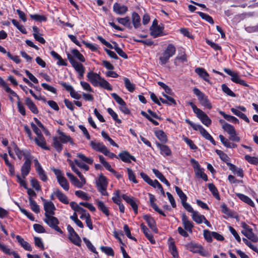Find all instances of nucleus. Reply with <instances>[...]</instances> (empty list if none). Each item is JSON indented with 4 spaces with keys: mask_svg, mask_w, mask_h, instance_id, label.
I'll list each match as a JSON object with an SVG mask.
<instances>
[{
    "mask_svg": "<svg viewBox=\"0 0 258 258\" xmlns=\"http://www.w3.org/2000/svg\"><path fill=\"white\" fill-rule=\"evenodd\" d=\"M185 122L188 123L194 130L199 131L202 136L206 140L210 141L212 144L216 145V142L209 133L200 124H196L188 119H185Z\"/></svg>",
    "mask_w": 258,
    "mask_h": 258,
    "instance_id": "1",
    "label": "nucleus"
},
{
    "mask_svg": "<svg viewBox=\"0 0 258 258\" xmlns=\"http://www.w3.org/2000/svg\"><path fill=\"white\" fill-rule=\"evenodd\" d=\"M194 93L198 97V100L201 104L208 109H211L212 104L207 96L204 93L201 91L198 88H195L193 89Z\"/></svg>",
    "mask_w": 258,
    "mask_h": 258,
    "instance_id": "2",
    "label": "nucleus"
},
{
    "mask_svg": "<svg viewBox=\"0 0 258 258\" xmlns=\"http://www.w3.org/2000/svg\"><path fill=\"white\" fill-rule=\"evenodd\" d=\"M53 215H47V216H45V218L43 220L50 228L54 229L59 233L62 234V231L58 226L59 222L58 219L54 217Z\"/></svg>",
    "mask_w": 258,
    "mask_h": 258,
    "instance_id": "3",
    "label": "nucleus"
},
{
    "mask_svg": "<svg viewBox=\"0 0 258 258\" xmlns=\"http://www.w3.org/2000/svg\"><path fill=\"white\" fill-rule=\"evenodd\" d=\"M67 230L69 232V239L75 245L80 246L81 239L78 234L75 232L73 228L70 225L67 226Z\"/></svg>",
    "mask_w": 258,
    "mask_h": 258,
    "instance_id": "4",
    "label": "nucleus"
},
{
    "mask_svg": "<svg viewBox=\"0 0 258 258\" xmlns=\"http://www.w3.org/2000/svg\"><path fill=\"white\" fill-rule=\"evenodd\" d=\"M11 146H12L13 149H14L16 154L17 155L18 158L21 160L23 156L24 157L25 160L29 159L32 157V155L29 151L26 150L24 151L23 150H20L17 144L14 142H13Z\"/></svg>",
    "mask_w": 258,
    "mask_h": 258,
    "instance_id": "5",
    "label": "nucleus"
},
{
    "mask_svg": "<svg viewBox=\"0 0 258 258\" xmlns=\"http://www.w3.org/2000/svg\"><path fill=\"white\" fill-rule=\"evenodd\" d=\"M215 152L219 155L220 158L226 163L231 171H234L236 169V166L229 162L230 158L226 153L218 149L215 150Z\"/></svg>",
    "mask_w": 258,
    "mask_h": 258,
    "instance_id": "6",
    "label": "nucleus"
},
{
    "mask_svg": "<svg viewBox=\"0 0 258 258\" xmlns=\"http://www.w3.org/2000/svg\"><path fill=\"white\" fill-rule=\"evenodd\" d=\"M187 249L194 253H198L201 255H205L203 253L202 250L203 247L201 245L198 244L194 242H191L186 244L185 245Z\"/></svg>",
    "mask_w": 258,
    "mask_h": 258,
    "instance_id": "7",
    "label": "nucleus"
},
{
    "mask_svg": "<svg viewBox=\"0 0 258 258\" xmlns=\"http://www.w3.org/2000/svg\"><path fill=\"white\" fill-rule=\"evenodd\" d=\"M67 57L72 67L78 73L82 71H85V68L83 65L82 63L77 62L70 53H67Z\"/></svg>",
    "mask_w": 258,
    "mask_h": 258,
    "instance_id": "8",
    "label": "nucleus"
},
{
    "mask_svg": "<svg viewBox=\"0 0 258 258\" xmlns=\"http://www.w3.org/2000/svg\"><path fill=\"white\" fill-rule=\"evenodd\" d=\"M34 163L36 167V171L38 173L40 179L44 182H46L48 180L47 176L44 170L42 168L40 164L38 162V160L34 159Z\"/></svg>",
    "mask_w": 258,
    "mask_h": 258,
    "instance_id": "9",
    "label": "nucleus"
},
{
    "mask_svg": "<svg viewBox=\"0 0 258 258\" xmlns=\"http://www.w3.org/2000/svg\"><path fill=\"white\" fill-rule=\"evenodd\" d=\"M32 159V157L25 160V161L21 167V171L23 178H25L30 171Z\"/></svg>",
    "mask_w": 258,
    "mask_h": 258,
    "instance_id": "10",
    "label": "nucleus"
},
{
    "mask_svg": "<svg viewBox=\"0 0 258 258\" xmlns=\"http://www.w3.org/2000/svg\"><path fill=\"white\" fill-rule=\"evenodd\" d=\"M88 81L95 87L98 86V82L101 79V77L99 74L90 71L87 75Z\"/></svg>",
    "mask_w": 258,
    "mask_h": 258,
    "instance_id": "11",
    "label": "nucleus"
},
{
    "mask_svg": "<svg viewBox=\"0 0 258 258\" xmlns=\"http://www.w3.org/2000/svg\"><path fill=\"white\" fill-rule=\"evenodd\" d=\"M122 198L133 208L135 215L138 214V206L137 204L135 198L133 197H130L125 194H123L121 196Z\"/></svg>",
    "mask_w": 258,
    "mask_h": 258,
    "instance_id": "12",
    "label": "nucleus"
},
{
    "mask_svg": "<svg viewBox=\"0 0 258 258\" xmlns=\"http://www.w3.org/2000/svg\"><path fill=\"white\" fill-rule=\"evenodd\" d=\"M143 219L147 223L149 227L155 233H157L158 230L156 227V223L154 219L150 215H145L143 216Z\"/></svg>",
    "mask_w": 258,
    "mask_h": 258,
    "instance_id": "13",
    "label": "nucleus"
},
{
    "mask_svg": "<svg viewBox=\"0 0 258 258\" xmlns=\"http://www.w3.org/2000/svg\"><path fill=\"white\" fill-rule=\"evenodd\" d=\"M118 157L122 161L125 163H131V160L135 162L136 161L135 157L126 151H123L120 152L118 155Z\"/></svg>",
    "mask_w": 258,
    "mask_h": 258,
    "instance_id": "14",
    "label": "nucleus"
},
{
    "mask_svg": "<svg viewBox=\"0 0 258 258\" xmlns=\"http://www.w3.org/2000/svg\"><path fill=\"white\" fill-rule=\"evenodd\" d=\"M44 210L45 211L44 215H54V211L56 210L54 204L51 201H45L44 203Z\"/></svg>",
    "mask_w": 258,
    "mask_h": 258,
    "instance_id": "15",
    "label": "nucleus"
},
{
    "mask_svg": "<svg viewBox=\"0 0 258 258\" xmlns=\"http://www.w3.org/2000/svg\"><path fill=\"white\" fill-rule=\"evenodd\" d=\"M181 220L184 228L190 233L192 231V228L194 227L193 223L188 220V217L185 214H182L181 216Z\"/></svg>",
    "mask_w": 258,
    "mask_h": 258,
    "instance_id": "16",
    "label": "nucleus"
},
{
    "mask_svg": "<svg viewBox=\"0 0 258 258\" xmlns=\"http://www.w3.org/2000/svg\"><path fill=\"white\" fill-rule=\"evenodd\" d=\"M113 11L117 15H123L127 12L128 8L126 6L115 3L113 4Z\"/></svg>",
    "mask_w": 258,
    "mask_h": 258,
    "instance_id": "17",
    "label": "nucleus"
},
{
    "mask_svg": "<svg viewBox=\"0 0 258 258\" xmlns=\"http://www.w3.org/2000/svg\"><path fill=\"white\" fill-rule=\"evenodd\" d=\"M197 116L201 120V122L205 125L209 126L212 123V120L209 116L202 110H200L197 114Z\"/></svg>",
    "mask_w": 258,
    "mask_h": 258,
    "instance_id": "18",
    "label": "nucleus"
},
{
    "mask_svg": "<svg viewBox=\"0 0 258 258\" xmlns=\"http://www.w3.org/2000/svg\"><path fill=\"white\" fill-rule=\"evenodd\" d=\"M149 197L151 207L159 214L164 217L166 216V215L164 213V212H163L160 208H159L158 206L155 203V202L156 200L155 196L151 194H149Z\"/></svg>",
    "mask_w": 258,
    "mask_h": 258,
    "instance_id": "19",
    "label": "nucleus"
},
{
    "mask_svg": "<svg viewBox=\"0 0 258 258\" xmlns=\"http://www.w3.org/2000/svg\"><path fill=\"white\" fill-rule=\"evenodd\" d=\"M140 226L143 232L144 233L146 238L150 241V242L152 244H155L156 241L154 239L153 235L152 234V233H150L149 229L143 223H142Z\"/></svg>",
    "mask_w": 258,
    "mask_h": 258,
    "instance_id": "20",
    "label": "nucleus"
},
{
    "mask_svg": "<svg viewBox=\"0 0 258 258\" xmlns=\"http://www.w3.org/2000/svg\"><path fill=\"white\" fill-rule=\"evenodd\" d=\"M90 146L93 150L100 152L103 154L107 148V147L103 144V143H96L93 141L90 142Z\"/></svg>",
    "mask_w": 258,
    "mask_h": 258,
    "instance_id": "21",
    "label": "nucleus"
},
{
    "mask_svg": "<svg viewBox=\"0 0 258 258\" xmlns=\"http://www.w3.org/2000/svg\"><path fill=\"white\" fill-rule=\"evenodd\" d=\"M34 141L37 145L42 149L46 150H50V148L46 146L45 139L43 135L35 138Z\"/></svg>",
    "mask_w": 258,
    "mask_h": 258,
    "instance_id": "22",
    "label": "nucleus"
},
{
    "mask_svg": "<svg viewBox=\"0 0 258 258\" xmlns=\"http://www.w3.org/2000/svg\"><path fill=\"white\" fill-rule=\"evenodd\" d=\"M163 29L164 28L160 26L158 27H155V28L150 30V34L154 38H157L159 36H164L166 35V34L163 32Z\"/></svg>",
    "mask_w": 258,
    "mask_h": 258,
    "instance_id": "23",
    "label": "nucleus"
},
{
    "mask_svg": "<svg viewBox=\"0 0 258 258\" xmlns=\"http://www.w3.org/2000/svg\"><path fill=\"white\" fill-rule=\"evenodd\" d=\"M54 194L60 202L64 204H68L69 203L67 196L62 192L59 189H56L54 192Z\"/></svg>",
    "mask_w": 258,
    "mask_h": 258,
    "instance_id": "24",
    "label": "nucleus"
},
{
    "mask_svg": "<svg viewBox=\"0 0 258 258\" xmlns=\"http://www.w3.org/2000/svg\"><path fill=\"white\" fill-rule=\"evenodd\" d=\"M116 21L119 24L122 25L129 29L132 28L130 18L128 16L124 18H117Z\"/></svg>",
    "mask_w": 258,
    "mask_h": 258,
    "instance_id": "25",
    "label": "nucleus"
},
{
    "mask_svg": "<svg viewBox=\"0 0 258 258\" xmlns=\"http://www.w3.org/2000/svg\"><path fill=\"white\" fill-rule=\"evenodd\" d=\"M71 208L75 211V212L81 213V215H86L88 213L87 210L82 207L79 206V205L75 202H71L70 203Z\"/></svg>",
    "mask_w": 258,
    "mask_h": 258,
    "instance_id": "26",
    "label": "nucleus"
},
{
    "mask_svg": "<svg viewBox=\"0 0 258 258\" xmlns=\"http://www.w3.org/2000/svg\"><path fill=\"white\" fill-rule=\"evenodd\" d=\"M96 205L99 210L101 211L105 216H109L110 215L108 208L101 201L98 200L96 201Z\"/></svg>",
    "mask_w": 258,
    "mask_h": 258,
    "instance_id": "27",
    "label": "nucleus"
},
{
    "mask_svg": "<svg viewBox=\"0 0 258 258\" xmlns=\"http://www.w3.org/2000/svg\"><path fill=\"white\" fill-rule=\"evenodd\" d=\"M195 72L203 80L207 82H209V75L205 70L202 68H197L195 69Z\"/></svg>",
    "mask_w": 258,
    "mask_h": 258,
    "instance_id": "28",
    "label": "nucleus"
},
{
    "mask_svg": "<svg viewBox=\"0 0 258 258\" xmlns=\"http://www.w3.org/2000/svg\"><path fill=\"white\" fill-rule=\"evenodd\" d=\"M156 145L160 149L162 155L166 156H170L171 155V151L168 146L159 143H156Z\"/></svg>",
    "mask_w": 258,
    "mask_h": 258,
    "instance_id": "29",
    "label": "nucleus"
},
{
    "mask_svg": "<svg viewBox=\"0 0 258 258\" xmlns=\"http://www.w3.org/2000/svg\"><path fill=\"white\" fill-rule=\"evenodd\" d=\"M25 104L29 109L34 114H38V110L37 106L30 98L27 97L25 99Z\"/></svg>",
    "mask_w": 258,
    "mask_h": 258,
    "instance_id": "30",
    "label": "nucleus"
},
{
    "mask_svg": "<svg viewBox=\"0 0 258 258\" xmlns=\"http://www.w3.org/2000/svg\"><path fill=\"white\" fill-rule=\"evenodd\" d=\"M132 21L135 28H138L141 26V18L137 13L135 12L132 13Z\"/></svg>",
    "mask_w": 258,
    "mask_h": 258,
    "instance_id": "31",
    "label": "nucleus"
},
{
    "mask_svg": "<svg viewBox=\"0 0 258 258\" xmlns=\"http://www.w3.org/2000/svg\"><path fill=\"white\" fill-rule=\"evenodd\" d=\"M16 239L17 240L19 243L26 250L31 251L32 248L30 244L27 241H25L24 239L20 235H17L16 236Z\"/></svg>",
    "mask_w": 258,
    "mask_h": 258,
    "instance_id": "32",
    "label": "nucleus"
},
{
    "mask_svg": "<svg viewBox=\"0 0 258 258\" xmlns=\"http://www.w3.org/2000/svg\"><path fill=\"white\" fill-rule=\"evenodd\" d=\"M220 122L223 123L222 125V128L228 134H233V133L236 131L233 126L225 122L223 120H220Z\"/></svg>",
    "mask_w": 258,
    "mask_h": 258,
    "instance_id": "33",
    "label": "nucleus"
},
{
    "mask_svg": "<svg viewBox=\"0 0 258 258\" xmlns=\"http://www.w3.org/2000/svg\"><path fill=\"white\" fill-rule=\"evenodd\" d=\"M108 182L107 179L102 174H101L99 177L98 181H96L97 188L107 186Z\"/></svg>",
    "mask_w": 258,
    "mask_h": 258,
    "instance_id": "34",
    "label": "nucleus"
},
{
    "mask_svg": "<svg viewBox=\"0 0 258 258\" xmlns=\"http://www.w3.org/2000/svg\"><path fill=\"white\" fill-rule=\"evenodd\" d=\"M237 197L240 199L242 201L245 202L249 206L253 207L254 206V204L253 201L247 196H245L242 194L238 193L236 194Z\"/></svg>",
    "mask_w": 258,
    "mask_h": 258,
    "instance_id": "35",
    "label": "nucleus"
},
{
    "mask_svg": "<svg viewBox=\"0 0 258 258\" xmlns=\"http://www.w3.org/2000/svg\"><path fill=\"white\" fill-rule=\"evenodd\" d=\"M230 110L231 112L235 115L243 119L246 122H249V120L248 118L247 117V116L243 113L241 112L240 110L234 108H231Z\"/></svg>",
    "mask_w": 258,
    "mask_h": 258,
    "instance_id": "36",
    "label": "nucleus"
},
{
    "mask_svg": "<svg viewBox=\"0 0 258 258\" xmlns=\"http://www.w3.org/2000/svg\"><path fill=\"white\" fill-rule=\"evenodd\" d=\"M156 137L162 142L167 143L168 139L166 134L162 130H158L155 132Z\"/></svg>",
    "mask_w": 258,
    "mask_h": 258,
    "instance_id": "37",
    "label": "nucleus"
},
{
    "mask_svg": "<svg viewBox=\"0 0 258 258\" xmlns=\"http://www.w3.org/2000/svg\"><path fill=\"white\" fill-rule=\"evenodd\" d=\"M191 216L193 220L198 224L202 223L204 219H205V217L204 215H201L196 211L192 213Z\"/></svg>",
    "mask_w": 258,
    "mask_h": 258,
    "instance_id": "38",
    "label": "nucleus"
},
{
    "mask_svg": "<svg viewBox=\"0 0 258 258\" xmlns=\"http://www.w3.org/2000/svg\"><path fill=\"white\" fill-rule=\"evenodd\" d=\"M98 86L109 91H111L112 90V87L110 85V84L106 80L102 77L98 82Z\"/></svg>",
    "mask_w": 258,
    "mask_h": 258,
    "instance_id": "39",
    "label": "nucleus"
},
{
    "mask_svg": "<svg viewBox=\"0 0 258 258\" xmlns=\"http://www.w3.org/2000/svg\"><path fill=\"white\" fill-rule=\"evenodd\" d=\"M208 188L210 191L212 192L214 197H215L217 200H220V197L219 194V192L215 185L213 183H209Z\"/></svg>",
    "mask_w": 258,
    "mask_h": 258,
    "instance_id": "40",
    "label": "nucleus"
},
{
    "mask_svg": "<svg viewBox=\"0 0 258 258\" xmlns=\"http://www.w3.org/2000/svg\"><path fill=\"white\" fill-rule=\"evenodd\" d=\"M29 201L31 210L36 214L39 213L40 212V208L36 202L31 197L29 198Z\"/></svg>",
    "mask_w": 258,
    "mask_h": 258,
    "instance_id": "41",
    "label": "nucleus"
},
{
    "mask_svg": "<svg viewBox=\"0 0 258 258\" xmlns=\"http://www.w3.org/2000/svg\"><path fill=\"white\" fill-rule=\"evenodd\" d=\"M124 86L126 89L130 92H133L135 90V85L132 83L127 78H124Z\"/></svg>",
    "mask_w": 258,
    "mask_h": 258,
    "instance_id": "42",
    "label": "nucleus"
},
{
    "mask_svg": "<svg viewBox=\"0 0 258 258\" xmlns=\"http://www.w3.org/2000/svg\"><path fill=\"white\" fill-rule=\"evenodd\" d=\"M175 52L176 48L172 44H169L164 51L165 54L168 55L171 57L175 54Z\"/></svg>",
    "mask_w": 258,
    "mask_h": 258,
    "instance_id": "43",
    "label": "nucleus"
},
{
    "mask_svg": "<svg viewBox=\"0 0 258 258\" xmlns=\"http://www.w3.org/2000/svg\"><path fill=\"white\" fill-rule=\"evenodd\" d=\"M220 113L223 116V117L228 121H230L234 123H239V120L235 117L227 115L224 112L220 111Z\"/></svg>",
    "mask_w": 258,
    "mask_h": 258,
    "instance_id": "44",
    "label": "nucleus"
},
{
    "mask_svg": "<svg viewBox=\"0 0 258 258\" xmlns=\"http://www.w3.org/2000/svg\"><path fill=\"white\" fill-rule=\"evenodd\" d=\"M114 46H113V49H114L117 54L123 58L127 59L128 56L127 54L120 48L116 42H114Z\"/></svg>",
    "mask_w": 258,
    "mask_h": 258,
    "instance_id": "45",
    "label": "nucleus"
},
{
    "mask_svg": "<svg viewBox=\"0 0 258 258\" xmlns=\"http://www.w3.org/2000/svg\"><path fill=\"white\" fill-rule=\"evenodd\" d=\"M69 164L72 168V170L76 173L80 178V180L84 181V177L83 174L79 171L78 168L75 166L73 162L70 160H68Z\"/></svg>",
    "mask_w": 258,
    "mask_h": 258,
    "instance_id": "46",
    "label": "nucleus"
},
{
    "mask_svg": "<svg viewBox=\"0 0 258 258\" xmlns=\"http://www.w3.org/2000/svg\"><path fill=\"white\" fill-rule=\"evenodd\" d=\"M53 146L56 151L58 153H60L62 151V145L56 137L53 138Z\"/></svg>",
    "mask_w": 258,
    "mask_h": 258,
    "instance_id": "47",
    "label": "nucleus"
},
{
    "mask_svg": "<svg viewBox=\"0 0 258 258\" xmlns=\"http://www.w3.org/2000/svg\"><path fill=\"white\" fill-rule=\"evenodd\" d=\"M59 185L66 190L69 189V184L67 179L63 176L57 180Z\"/></svg>",
    "mask_w": 258,
    "mask_h": 258,
    "instance_id": "48",
    "label": "nucleus"
},
{
    "mask_svg": "<svg viewBox=\"0 0 258 258\" xmlns=\"http://www.w3.org/2000/svg\"><path fill=\"white\" fill-rule=\"evenodd\" d=\"M72 53L74 57L77 58L81 62H84L85 61V58L78 50L77 49H74L72 50Z\"/></svg>",
    "mask_w": 258,
    "mask_h": 258,
    "instance_id": "49",
    "label": "nucleus"
},
{
    "mask_svg": "<svg viewBox=\"0 0 258 258\" xmlns=\"http://www.w3.org/2000/svg\"><path fill=\"white\" fill-rule=\"evenodd\" d=\"M175 191L181 200V202L186 201L187 197L182 190L178 186H175Z\"/></svg>",
    "mask_w": 258,
    "mask_h": 258,
    "instance_id": "50",
    "label": "nucleus"
},
{
    "mask_svg": "<svg viewBox=\"0 0 258 258\" xmlns=\"http://www.w3.org/2000/svg\"><path fill=\"white\" fill-rule=\"evenodd\" d=\"M80 218L83 219L85 218L86 223L87 226L89 227L90 230H92L93 228L92 222L91 219V216L89 213L86 215H81Z\"/></svg>",
    "mask_w": 258,
    "mask_h": 258,
    "instance_id": "51",
    "label": "nucleus"
},
{
    "mask_svg": "<svg viewBox=\"0 0 258 258\" xmlns=\"http://www.w3.org/2000/svg\"><path fill=\"white\" fill-rule=\"evenodd\" d=\"M195 174L198 178H201L204 181H207L208 180L207 175L203 172V169L200 168L195 170Z\"/></svg>",
    "mask_w": 258,
    "mask_h": 258,
    "instance_id": "52",
    "label": "nucleus"
},
{
    "mask_svg": "<svg viewBox=\"0 0 258 258\" xmlns=\"http://www.w3.org/2000/svg\"><path fill=\"white\" fill-rule=\"evenodd\" d=\"M197 14L203 19L209 22L210 24H214V22L213 18L209 15L201 12H197Z\"/></svg>",
    "mask_w": 258,
    "mask_h": 258,
    "instance_id": "53",
    "label": "nucleus"
},
{
    "mask_svg": "<svg viewBox=\"0 0 258 258\" xmlns=\"http://www.w3.org/2000/svg\"><path fill=\"white\" fill-rule=\"evenodd\" d=\"M84 242L85 243L87 248L92 252L97 254L98 252L96 250L95 247L93 246L90 241L86 237L83 238Z\"/></svg>",
    "mask_w": 258,
    "mask_h": 258,
    "instance_id": "54",
    "label": "nucleus"
},
{
    "mask_svg": "<svg viewBox=\"0 0 258 258\" xmlns=\"http://www.w3.org/2000/svg\"><path fill=\"white\" fill-rule=\"evenodd\" d=\"M100 249L101 251L105 253L106 255L108 256H114V253L113 249L110 247L101 246L100 247Z\"/></svg>",
    "mask_w": 258,
    "mask_h": 258,
    "instance_id": "55",
    "label": "nucleus"
},
{
    "mask_svg": "<svg viewBox=\"0 0 258 258\" xmlns=\"http://www.w3.org/2000/svg\"><path fill=\"white\" fill-rule=\"evenodd\" d=\"M126 170L127 171L128 179L130 181H132V182H133L134 183H138V181L137 180V179L136 178L135 174L134 173L132 169L130 168H127Z\"/></svg>",
    "mask_w": 258,
    "mask_h": 258,
    "instance_id": "56",
    "label": "nucleus"
},
{
    "mask_svg": "<svg viewBox=\"0 0 258 258\" xmlns=\"http://www.w3.org/2000/svg\"><path fill=\"white\" fill-rule=\"evenodd\" d=\"M244 158L250 164L258 165V157H252L248 155H246L245 156Z\"/></svg>",
    "mask_w": 258,
    "mask_h": 258,
    "instance_id": "57",
    "label": "nucleus"
},
{
    "mask_svg": "<svg viewBox=\"0 0 258 258\" xmlns=\"http://www.w3.org/2000/svg\"><path fill=\"white\" fill-rule=\"evenodd\" d=\"M75 195L86 201H89L90 199V197H89L87 193L82 191V190H77L75 191Z\"/></svg>",
    "mask_w": 258,
    "mask_h": 258,
    "instance_id": "58",
    "label": "nucleus"
},
{
    "mask_svg": "<svg viewBox=\"0 0 258 258\" xmlns=\"http://www.w3.org/2000/svg\"><path fill=\"white\" fill-rule=\"evenodd\" d=\"M221 208L223 213L227 215L229 217L233 218V212L227 207L225 204L224 203L221 205Z\"/></svg>",
    "mask_w": 258,
    "mask_h": 258,
    "instance_id": "59",
    "label": "nucleus"
},
{
    "mask_svg": "<svg viewBox=\"0 0 258 258\" xmlns=\"http://www.w3.org/2000/svg\"><path fill=\"white\" fill-rule=\"evenodd\" d=\"M107 112L111 116L112 118L118 123H121V120L118 118L117 114L111 108H107Z\"/></svg>",
    "mask_w": 258,
    "mask_h": 258,
    "instance_id": "60",
    "label": "nucleus"
},
{
    "mask_svg": "<svg viewBox=\"0 0 258 258\" xmlns=\"http://www.w3.org/2000/svg\"><path fill=\"white\" fill-rule=\"evenodd\" d=\"M221 88L222 91L227 95L231 97L236 96L234 92H233L226 84H222L221 86Z\"/></svg>",
    "mask_w": 258,
    "mask_h": 258,
    "instance_id": "61",
    "label": "nucleus"
},
{
    "mask_svg": "<svg viewBox=\"0 0 258 258\" xmlns=\"http://www.w3.org/2000/svg\"><path fill=\"white\" fill-rule=\"evenodd\" d=\"M77 157H79L82 161L86 162V163L92 164L93 163V159L88 158L82 153L78 154Z\"/></svg>",
    "mask_w": 258,
    "mask_h": 258,
    "instance_id": "62",
    "label": "nucleus"
},
{
    "mask_svg": "<svg viewBox=\"0 0 258 258\" xmlns=\"http://www.w3.org/2000/svg\"><path fill=\"white\" fill-rule=\"evenodd\" d=\"M169 248L170 250L171 254L172 255L173 257H177V255H178V253L177 250V248L174 242H171L169 244Z\"/></svg>",
    "mask_w": 258,
    "mask_h": 258,
    "instance_id": "63",
    "label": "nucleus"
},
{
    "mask_svg": "<svg viewBox=\"0 0 258 258\" xmlns=\"http://www.w3.org/2000/svg\"><path fill=\"white\" fill-rule=\"evenodd\" d=\"M111 96L120 106L125 105L124 101L115 93H111Z\"/></svg>",
    "mask_w": 258,
    "mask_h": 258,
    "instance_id": "64",
    "label": "nucleus"
}]
</instances>
